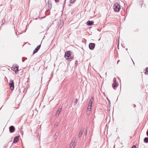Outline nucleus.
Masks as SVG:
<instances>
[{
  "label": "nucleus",
  "instance_id": "obj_10",
  "mask_svg": "<svg viewBox=\"0 0 148 148\" xmlns=\"http://www.w3.org/2000/svg\"><path fill=\"white\" fill-rule=\"evenodd\" d=\"M91 107V106H88L87 111V114H89L90 113Z\"/></svg>",
  "mask_w": 148,
  "mask_h": 148
},
{
  "label": "nucleus",
  "instance_id": "obj_20",
  "mask_svg": "<svg viewBox=\"0 0 148 148\" xmlns=\"http://www.w3.org/2000/svg\"><path fill=\"white\" fill-rule=\"evenodd\" d=\"M58 125V122H55L54 124V126L55 127H56Z\"/></svg>",
  "mask_w": 148,
  "mask_h": 148
},
{
  "label": "nucleus",
  "instance_id": "obj_22",
  "mask_svg": "<svg viewBox=\"0 0 148 148\" xmlns=\"http://www.w3.org/2000/svg\"><path fill=\"white\" fill-rule=\"evenodd\" d=\"M56 2H59V0H54Z\"/></svg>",
  "mask_w": 148,
  "mask_h": 148
},
{
  "label": "nucleus",
  "instance_id": "obj_5",
  "mask_svg": "<svg viewBox=\"0 0 148 148\" xmlns=\"http://www.w3.org/2000/svg\"><path fill=\"white\" fill-rule=\"evenodd\" d=\"M11 69L12 70L14 71L15 73H16L18 70V66L16 65H15V66L13 65Z\"/></svg>",
  "mask_w": 148,
  "mask_h": 148
},
{
  "label": "nucleus",
  "instance_id": "obj_13",
  "mask_svg": "<svg viewBox=\"0 0 148 148\" xmlns=\"http://www.w3.org/2000/svg\"><path fill=\"white\" fill-rule=\"evenodd\" d=\"M61 108H58V110L57 111L56 113V115H58V116H59V114H60V112L61 111Z\"/></svg>",
  "mask_w": 148,
  "mask_h": 148
},
{
  "label": "nucleus",
  "instance_id": "obj_8",
  "mask_svg": "<svg viewBox=\"0 0 148 148\" xmlns=\"http://www.w3.org/2000/svg\"><path fill=\"white\" fill-rule=\"evenodd\" d=\"M95 45L94 43H90L89 45V48L90 49L93 50L95 47Z\"/></svg>",
  "mask_w": 148,
  "mask_h": 148
},
{
  "label": "nucleus",
  "instance_id": "obj_2",
  "mask_svg": "<svg viewBox=\"0 0 148 148\" xmlns=\"http://www.w3.org/2000/svg\"><path fill=\"white\" fill-rule=\"evenodd\" d=\"M113 8L115 11L118 12L120 11L121 9V7L119 4L116 3L113 6Z\"/></svg>",
  "mask_w": 148,
  "mask_h": 148
},
{
  "label": "nucleus",
  "instance_id": "obj_12",
  "mask_svg": "<svg viewBox=\"0 0 148 148\" xmlns=\"http://www.w3.org/2000/svg\"><path fill=\"white\" fill-rule=\"evenodd\" d=\"M94 22L92 21H88L87 22L86 24L88 25H93Z\"/></svg>",
  "mask_w": 148,
  "mask_h": 148
},
{
  "label": "nucleus",
  "instance_id": "obj_23",
  "mask_svg": "<svg viewBox=\"0 0 148 148\" xmlns=\"http://www.w3.org/2000/svg\"><path fill=\"white\" fill-rule=\"evenodd\" d=\"M136 146H133L132 147V148H136Z\"/></svg>",
  "mask_w": 148,
  "mask_h": 148
},
{
  "label": "nucleus",
  "instance_id": "obj_3",
  "mask_svg": "<svg viewBox=\"0 0 148 148\" xmlns=\"http://www.w3.org/2000/svg\"><path fill=\"white\" fill-rule=\"evenodd\" d=\"M114 83L112 85V87L114 89H116L117 87L119 86V84L116 82V78H114L113 79Z\"/></svg>",
  "mask_w": 148,
  "mask_h": 148
},
{
  "label": "nucleus",
  "instance_id": "obj_17",
  "mask_svg": "<svg viewBox=\"0 0 148 148\" xmlns=\"http://www.w3.org/2000/svg\"><path fill=\"white\" fill-rule=\"evenodd\" d=\"M145 71V73L146 75H147L148 74V67L146 68Z\"/></svg>",
  "mask_w": 148,
  "mask_h": 148
},
{
  "label": "nucleus",
  "instance_id": "obj_9",
  "mask_svg": "<svg viewBox=\"0 0 148 148\" xmlns=\"http://www.w3.org/2000/svg\"><path fill=\"white\" fill-rule=\"evenodd\" d=\"M41 45H38L36 48V49L34 51L33 54H34L35 53H36L38 51Z\"/></svg>",
  "mask_w": 148,
  "mask_h": 148
},
{
  "label": "nucleus",
  "instance_id": "obj_14",
  "mask_svg": "<svg viewBox=\"0 0 148 148\" xmlns=\"http://www.w3.org/2000/svg\"><path fill=\"white\" fill-rule=\"evenodd\" d=\"M93 101V98H91L90 100V101L88 104V106H91L92 102Z\"/></svg>",
  "mask_w": 148,
  "mask_h": 148
},
{
  "label": "nucleus",
  "instance_id": "obj_16",
  "mask_svg": "<svg viewBox=\"0 0 148 148\" xmlns=\"http://www.w3.org/2000/svg\"><path fill=\"white\" fill-rule=\"evenodd\" d=\"M84 132V130H81L78 135V136L79 137H80L82 135V134Z\"/></svg>",
  "mask_w": 148,
  "mask_h": 148
},
{
  "label": "nucleus",
  "instance_id": "obj_18",
  "mask_svg": "<svg viewBox=\"0 0 148 148\" xmlns=\"http://www.w3.org/2000/svg\"><path fill=\"white\" fill-rule=\"evenodd\" d=\"M144 141L145 143H148V138H145L144 139Z\"/></svg>",
  "mask_w": 148,
  "mask_h": 148
},
{
  "label": "nucleus",
  "instance_id": "obj_4",
  "mask_svg": "<svg viewBox=\"0 0 148 148\" xmlns=\"http://www.w3.org/2000/svg\"><path fill=\"white\" fill-rule=\"evenodd\" d=\"M10 83L9 85L11 90H13L14 89V82L13 80H10Z\"/></svg>",
  "mask_w": 148,
  "mask_h": 148
},
{
  "label": "nucleus",
  "instance_id": "obj_7",
  "mask_svg": "<svg viewBox=\"0 0 148 148\" xmlns=\"http://www.w3.org/2000/svg\"><path fill=\"white\" fill-rule=\"evenodd\" d=\"M75 145V141L72 140L70 145V148H74Z\"/></svg>",
  "mask_w": 148,
  "mask_h": 148
},
{
  "label": "nucleus",
  "instance_id": "obj_21",
  "mask_svg": "<svg viewBox=\"0 0 148 148\" xmlns=\"http://www.w3.org/2000/svg\"><path fill=\"white\" fill-rule=\"evenodd\" d=\"M77 101H78L77 99H76L75 100V101L74 102V104L76 105L77 103Z\"/></svg>",
  "mask_w": 148,
  "mask_h": 148
},
{
  "label": "nucleus",
  "instance_id": "obj_15",
  "mask_svg": "<svg viewBox=\"0 0 148 148\" xmlns=\"http://www.w3.org/2000/svg\"><path fill=\"white\" fill-rule=\"evenodd\" d=\"M18 137H19L18 136H16L14 138V140L13 141L14 143H16L18 141Z\"/></svg>",
  "mask_w": 148,
  "mask_h": 148
},
{
  "label": "nucleus",
  "instance_id": "obj_6",
  "mask_svg": "<svg viewBox=\"0 0 148 148\" xmlns=\"http://www.w3.org/2000/svg\"><path fill=\"white\" fill-rule=\"evenodd\" d=\"M51 3L50 1H48V3L46 5V8H47L48 10L50 9L51 8Z\"/></svg>",
  "mask_w": 148,
  "mask_h": 148
},
{
  "label": "nucleus",
  "instance_id": "obj_24",
  "mask_svg": "<svg viewBox=\"0 0 148 148\" xmlns=\"http://www.w3.org/2000/svg\"><path fill=\"white\" fill-rule=\"evenodd\" d=\"M147 135L148 136V132H147Z\"/></svg>",
  "mask_w": 148,
  "mask_h": 148
},
{
  "label": "nucleus",
  "instance_id": "obj_1",
  "mask_svg": "<svg viewBox=\"0 0 148 148\" xmlns=\"http://www.w3.org/2000/svg\"><path fill=\"white\" fill-rule=\"evenodd\" d=\"M64 57L66 58V60H69L73 58V56L70 51H68L65 52L64 55Z\"/></svg>",
  "mask_w": 148,
  "mask_h": 148
},
{
  "label": "nucleus",
  "instance_id": "obj_11",
  "mask_svg": "<svg viewBox=\"0 0 148 148\" xmlns=\"http://www.w3.org/2000/svg\"><path fill=\"white\" fill-rule=\"evenodd\" d=\"M15 130L14 127L13 126H10L9 127V131L10 133L13 132Z\"/></svg>",
  "mask_w": 148,
  "mask_h": 148
},
{
  "label": "nucleus",
  "instance_id": "obj_19",
  "mask_svg": "<svg viewBox=\"0 0 148 148\" xmlns=\"http://www.w3.org/2000/svg\"><path fill=\"white\" fill-rule=\"evenodd\" d=\"M76 0H70L69 2L71 4H73Z\"/></svg>",
  "mask_w": 148,
  "mask_h": 148
}]
</instances>
